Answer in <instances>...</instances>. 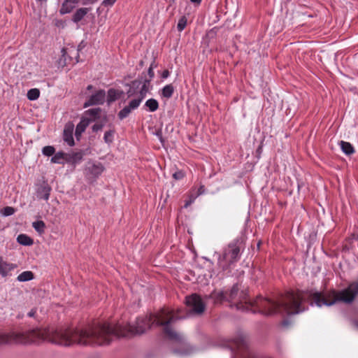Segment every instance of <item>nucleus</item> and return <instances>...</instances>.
I'll return each mask as SVG.
<instances>
[{
	"label": "nucleus",
	"mask_w": 358,
	"mask_h": 358,
	"mask_svg": "<svg viewBox=\"0 0 358 358\" xmlns=\"http://www.w3.org/2000/svg\"><path fill=\"white\" fill-rule=\"evenodd\" d=\"M181 318L174 315L171 310L162 308L155 314L138 317L135 324L129 325L128 329L120 324H95L91 321V345H107L113 338L126 337L129 334H141L152 326H163L165 338L171 345L173 353L179 357H185L190 355L194 348L187 343L182 334L175 331L171 327V324Z\"/></svg>",
	"instance_id": "nucleus-1"
},
{
	"label": "nucleus",
	"mask_w": 358,
	"mask_h": 358,
	"mask_svg": "<svg viewBox=\"0 0 358 358\" xmlns=\"http://www.w3.org/2000/svg\"><path fill=\"white\" fill-rule=\"evenodd\" d=\"M89 333L86 328L34 329L26 331L0 333V345H29L48 341L62 346L87 345Z\"/></svg>",
	"instance_id": "nucleus-2"
},
{
	"label": "nucleus",
	"mask_w": 358,
	"mask_h": 358,
	"mask_svg": "<svg viewBox=\"0 0 358 358\" xmlns=\"http://www.w3.org/2000/svg\"><path fill=\"white\" fill-rule=\"evenodd\" d=\"M245 305L246 308L252 313L264 315L274 313L292 315L301 313L307 309L305 294L301 291L287 292L276 301L259 296L253 301L246 300Z\"/></svg>",
	"instance_id": "nucleus-3"
},
{
	"label": "nucleus",
	"mask_w": 358,
	"mask_h": 358,
	"mask_svg": "<svg viewBox=\"0 0 358 358\" xmlns=\"http://www.w3.org/2000/svg\"><path fill=\"white\" fill-rule=\"evenodd\" d=\"M358 294V280L350 283L347 287L336 290L331 289L326 292L316 291L311 295L313 303L321 308L331 306L337 303H352Z\"/></svg>",
	"instance_id": "nucleus-4"
},
{
	"label": "nucleus",
	"mask_w": 358,
	"mask_h": 358,
	"mask_svg": "<svg viewBox=\"0 0 358 358\" xmlns=\"http://www.w3.org/2000/svg\"><path fill=\"white\" fill-rule=\"evenodd\" d=\"M215 256L217 257V264L220 268L229 274L231 272V266L239 259L240 248L236 244H229L224 248L222 254L215 252Z\"/></svg>",
	"instance_id": "nucleus-5"
},
{
	"label": "nucleus",
	"mask_w": 358,
	"mask_h": 358,
	"mask_svg": "<svg viewBox=\"0 0 358 358\" xmlns=\"http://www.w3.org/2000/svg\"><path fill=\"white\" fill-rule=\"evenodd\" d=\"M185 303L187 307L196 314H201L206 309V303L197 294H192L185 297Z\"/></svg>",
	"instance_id": "nucleus-6"
},
{
	"label": "nucleus",
	"mask_w": 358,
	"mask_h": 358,
	"mask_svg": "<svg viewBox=\"0 0 358 358\" xmlns=\"http://www.w3.org/2000/svg\"><path fill=\"white\" fill-rule=\"evenodd\" d=\"M231 352L237 350H246L248 348V340L243 334H238L235 337L228 340L225 345Z\"/></svg>",
	"instance_id": "nucleus-7"
},
{
	"label": "nucleus",
	"mask_w": 358,
	"mask_h": 358,
	"mask_svg": "<svg viewBox=\"0 0 358 358\" xmlns=\"http://www.w3.org/2000/svg\"><path fill=\"white\" fill-rule=\"evenodd\" d=\"M73 51L74 50H70L69 48H62L61 50V55L59 56V58H58L56 61L58 68L64 67L72 60V58L69 55L72 54Z\"/></svg>",
	"instance_id": "nucleus-8"
},
{
	"label": "nucleus",
	"mask_w": 358,
	"mask_h": 358,
	"mask_svg": "<svg viewBox=\"0 0 358 358\" xmlns=\"http://www.w3.org/2000/svg\"><path fill=\"white\" fill-rule=\"evenodd\" d=\"M17 265L12 263H8L5 261L2 257H0V275L2 277H7L10 275V271L14 270Z\"/></svg>",
	"instance_id": "nucleus-9"
},
{
	"label": "nucleus",
	"mask_w": 358,
	"mask_h": 358,
	"mask_svg": "<svg viewBox=\"0 0 358 358\" xmlns=\"http://www.w3.org/2000/svg\"><path fill=\"white\" fill-rule=\"evenodd\" d=\"M73 128L74 125L72 123L69 122L65 125L64 130V140L70 146H73L74 145V140L73 138Z\"/></svg>",
	"instance_id": "nucleus-10"
},
{
	"label": "nucleus",
	"mask_w": 358,
	"mask_h": 358,
	"mask_svg": "<svg viewBox=\"0 0 358 358\" xmlns=\"http://www.w3.org/2000/svg\"><path fill=\"white\" fill-rule=\"evenodd\" d=\"M124 92L121 90H117L115 88H110L107 92L106 101L108 105L120 99L123 95Z\"/></svg>",
	"instance_id": "nucleus-11"
},
{
	"label": "nucleus",
	"mask_w": 358,
	"mask_h": 358,
	"mask_svg": "<svg viewBox=\"0 0 358 358\" xmlns=\"http://www.w3.org/2000/svg\"><path fill=\"white\" fill-rule=\"evenodd\" d=\"M106 99V92L99 90L94 94H91V106L103 104Z\"/></svg>",
	"instance_id": "nucleus-12"
},
{
	"label": "nucleus",
	"mask_w": 358,
	"mask_h": 358,
	"mask_svg": "<svg viewBox=\"0 0 358 358\" xmlns=\"http://www.w3.org/2000/svg\"><path fill=\"white\" fill-rule=\"evenodd\" d=\"M90 124V118L87 117H83L80 123L77 125L75 132V136L79 140L82 133L85 130L86 127Z\"/></svg>",
	"instance_id": "nucleus-13"
},
{
	"label": "nucleus",
	"mask_w": 358,
	"mask_h": 358,
	"mask_svg": "<svg viewBox=\"0 0 358 358\" xmlns=\"http://www.w3.org/2000/svg\"><path fill=\"white\" fill-rule=\"evenodd\" d=\"M51 188L47 185H41L37 190V197L40 199L48 200Z\"/></svg>",
	"instance_id": "nucleus-14"
},
{
	"label": "nucleus",
	"mask_w": 358,
	"mask_h": 358,
	"mask_svg": "<svg viewBox=\"0 0 358 358\" xmlns=\"http://www.w3.org/2000/svg\"><path fill=\"white\" fill-rule=\"evenodd\" d=\"M104 170V167L101 162H95L91 164V180L92 178H96L100 176Z\"/></svg>",
	"instance_id": "nucleus-15"
},
{
	"label": "nucleus",
	"mask_w": 358,
	"mask_h": 358,
	"mask_svg": "<svg viewBox=\"0 0 358 358\" xmlns=\"http://www.w3.org/2000/svg\"><path fill=\"white\" fill-rule=\"evenodd\" d=\"M143 107L147 111L153 113L159 108V102L157 99L150 98L145 101Z\"/></svg>",
	"instance_id": "nucleus-16"
},
{
	"label": "nucleus",
	"mask_w": 358,
	"mask_h": 358,
	"mask_svg": "<svg viewBox=\"0 0 358 358\" xmlns=\"http://www.w3.org/2000/svg\"><path fill=\"white\" fill-rule=\"evenodd\" d=\"M173 92L174 87L172 84H169L162 87L159 92V95L162 98L169 99L173 96Z\"/></svg>",
	"instance_id": "nucleus-17"
},
{
	"label": "nucleus",
	"mask_w": 358,
	"mask_h": 358,
	"mask_svg": "<svg viewBox=\"0 0 358 358\" xmlns=\"http://www.w3.org/2000/svg\"><path fill=\"white\" fill-rule=\"evenodd\" d=\"M238 294V287L237 285H234L230 290L226 291V298L228 301H236Z\"/></svg>",
	"instance_id": "nucleus-18"
},
{
	"label": "nucleus",
	"mask_w": 358,
	"mask_h": 358,
	"mask_svg": "<svg viewBox=\"0 0 358 358\" xmlns=\"http://www.w3.org/2000/svg\"><path fill=\"white\" fill-rule=\"evenodd\" d=\"M340 145L341 150L346 155H350L355 152L354 147L350 143L341 141Z\"/></svg>",
	"instance_id": "nucleus-19"
},
{
	"label": "nucleus",
	"mask_w": 358,
	"mask_h": 358,
	"mask_svg": "<svg viewBox=\"0 0 358 358\" xmlns=\"http://www.w3.org/2000/svg\"><path fill=\"white\" fill-rule=\"evenodd\" d=\"M210 297L213 299L215 303H220L223 301H227L226 291L222 290L219 292H213L210 294Z\"/></svg>",
	"instance_id": "nucleus-20"
},
{
	"label": "nucleus",
	"mask_w": 358,
	"mask_h": 358,
	"mask_svg": "<svg viewBox=\"0 0 358 358\" xmlns=\"http://www.w3.org/2000/svg\"><path fill=\"white\" fill-rule=\"evenodd\" d=\"M17 241L22 245H31L33 240L26 234H20L17 238Z\"/></svg>",
	"instance_id": "nucleus-21"
},
{
	"label": "nucleus",
	"mask_w": 358,
	"mask_h": 358,
	"mask_svg": "<svg viewBox=\"0 0 358 358\" xmlns=\"http://www.w3.org/2000/svg\"><path fill=\"white\" fill-rule=\"evenodd\" d=\"M34 278V273L31 271H27L21 273L17 278L20 282H26Z\"/></svg>",
	"instance_id": "nucleus-22"
},
{
	"label": "nucleus",
	"mask_w": 358,
	"mask_h": 358,
	"mask_svg": "<svg viewBox=\"0 0 358 358\" xmlns=\"http://www.w3.org/2000/svg\"><path fill=\"white\" fill-rule=\"evenodd\" d=\"M88 13V8H83L78 9L73 15V21L75 22H78L80 21L83 17Z\"/></svg>",
	"instance_id": "nucleus-23"
},
{
	"label": "nucleus",
	"mask_w": 358,
	"mask_h": 358,
	"mask_svg": "<svg viewBox=\"0 0 358 358\" xmlns=\"http://www.w3.org/2000/svg\"><path fill=\"white\" fill-rule=\"evenodd\" d=\"M32 227L40 234H43L45 231V222L42 220L34 222L32 223Z\"/></svg>",
	"instance_id": "nucleus-24"
},
{
	"label": "nucleus",
	"mask_w": 358,
	"mask_h": 358,
	"mask_svg": "<svg viewBox=\"0 0 358 358\" xmlns=\"http://www.w3.org/2000/svg\"><path fill=\"white\" fill-rule=\"evenodd\" d=\"M40 96V91L38 89H31L27 92V98L31 101L36 100Z\"/></svg>",
	"instance_id": "nucleus-25"
},
{
	"label": "nucleus",
	"mask_w": 358,
	"mask_h": 358,
	"mask_svg": "<svg viewBox=\"0 0 358 358\" xmlns=\"http://www.w3.org/2000/svg\"><path fill=\"white\" fill-rule=\"evenodd\" d=\"M131 112V110L127 106H125L122 110H120L118 113L117 116L120 120H124V118L127 117L130 113Z\"/></svg>",
	"instance_id": "nucleus-26"
},
{
	"label": "nucleus",
	"mask_w": 358,
	"mask_h": 358,
	"mask_svg": "<svg viewBox=\"0 0 358 358\" xmlns=\"http://www.w3.org/2000/svg\"><path fill=\"white\" fill-rule=\"evenodd\" d=\"M114 138V131L108 130L104 133L103 140L104 142L107 144H110L113 141Z\"/></svg>",
	"instance_id": "nucleus-27"
},
{
	"label": "nucleus",
	"mask_w": 358,
	"mask_h": 358,
	"mask_svg": "<svg viewBox=\"0 0 358 358\" xmlns=\"http://www.w3.org/2000/svg\"><path fill=\"white\" fill-rule=\"evenodd\" d=\"M194 190L195 189L192 190V192H194ZM197 197L198 196L195 193L191 192L189 194L187 199L185 201V203L184 204V208H188L190 205H192L195 201V200Z\"/></svg>",
	"instance_id": "nucleus-28"
},
{
	"label": "nucleus",
	"mask_w": 358,
	"mask_h": 358,
	"mask_svg": "<svg viewBox=\"0 0 358 358\" xmlns=\"http://www.w3.org/2000/svg\"><path fill=\"white\" fill-rule=\"evenodd\" d=\"M142 102V100L140 99L138 97L136 98V99H134L132 100H131L129 102V104L127 105V106L131 110H135L136 108H138V106H140L141 103Z\"/></svg>",
	"instance_id": "nucleus-29"
},
{
	"label": "nucleus",
	"mask_w": 358,
	"mask_h": 358,
	"mask_svg": "<svg viewBox=\"0 0 358 358\" xmlns=\"http://www.w3.org/2000/svg\"><path fill=\"white\" fill-rule=\"evenodd\" d=\"M106 124V120H101L95 122L91 127L92 131L97 132L101 131Z\"/></svg>",
	"instance_id": "nucleus-30"
},
{
	"label": "nucleus",
	"mask_w": 358,
	"mask_h": 358,
	"mask_svg": "<svg viewBox=\"0 0 358 358\" xmlns=\"http://www.w3.org/2000/svg\"><path fill=\"white\" fill-rule=\"evenodd\" d=\"M187 20L185 16H182L178 20L177 24V29L178 31H182V30H184L187 25Z\"/></svg>",
	"instance_id": "nucleus-31"
},
{
	"label": "nucleus",
	"mask_w": 358,
	"mask_h": 358,
	"mask_svg": "<svg viewBox=\"0 0 358 358\" xmlns=\"http://www.w3.org/2000/svg\"><path fill=\"white\" fill-rule=\"evenodd\" d=\"M55 150L54 147L48 145L43 148L42 152L44 155L50 157L54 155Z\"/></svg>",
	"instance_id": "nucleus-32"
},
{
	"label": "nucleus",
	"mask_w": 358,
	"mask_h": 358,
	"mask_svg": "<svg viewBox=\"0 0 358 358\" xmlns=\"http://www.w3.org/2000/svg\"><path fill=\"white\" fill-rule=\"evenodd\" d=\"M149 92V88L147 87L145 85H141V87L139 90L138 98L142 101L145 99L147 95V93Z\"/></svg>",
	"instance_id": "nucleus-33"
},
{
	"label": "nucleus",
	"mask_w": 358,
	"mask_h": 358,
	"mask_svg": "<svg viewBox=\"0 0 358 358\" xmlns=\"http://www.w3.org/2000/svg\"><path fill=\"white\" fill-rule=\"evenodd\" d=\"M15 208L11 206H6L3 208L1 213L4 216H10L15 213Z\"/></svg>",
	"instance_id": "nucleus-34"
},
{
	"label": "nucleus",
	"mask_w": 358,
	"mask_h": 358,
	"mask_svg": "<svg viewBox=\"0 0 358 358\" xmlns=\"http://www.w3.org/2000/svg\"><path fill=\"white\" fill-rule=\"evenodd\" d=\"M64 159V153L57 152L51 159V162L53 163H61V160Z\"/></svg>",
	"instance_id": "nucleus-35"
},
{
	"label": "nucleus",
	"mask_w": 358,
	"mask_h": 358,
	"mask_svg": "<svg viewBox=\"0 0 358 358\" xmlns=\"http://www.w3.org/2000/svg\"><path fill=\"white\" fill-rule=\"evenodd\" d=\"M101 112L99 108H91V122H94Z\"/></svg>",
	"instance_id": "nucleus-36"
},
{
	"label": "nucleus",
	"mask_w": 358,
	"mask_h": 358,
	"mask_svg": "<svg viewBox=\"0 0 358 358\" xmlns=\"http://www.w3.org/2000/svg\"><path fill=\"white\" fill-rule=\"evenodd\" d=\"M185 176V174L182 171H177L173 174V178L176 180H180L182 179Z\"/></svg>",
	"instance_id": "nucleus-37"
},
{
	"label": "nucleus",
	"mask_w": 358,
	"mask_h": 358,
	"mask_svg": "<svg viewBox=\"0 0 358 358\" xmlns=\"http://www.w3.org/2000/svg\"><path fill=\"white\" fill-rule=\"evenodd\" d=\"M117 0H103L102 2V5L106 7L112 6Z\"/></svg>",
	"instance_id": "nucleus-38"
},
{
	"label": "nucleus",
	"mask_w": 358,
	"mask_h": 358,
	"mask_svg": "<svg viewBox=\"0 0 358 358\" xmlns=\"http://www.w3.org/2000/svg\"><path fill=\"white\" fill-rule=\"evenodd\" d=\"M205 193V187L204 185H200V187L196 190V192L195 194L197 195V196H199L200 195Z\"/></svg>",
	"instance_id": "nucleus-39"
},
{
	"label": "nucleus",
	"mask_w": 358,
	"mask_h": 358,
	"mask_svg": "<svg viewBox=\"0 0 358 358\" xmlns=\"http://www.w3.org/2000/svg\"><path fill=\"white\" fill-rule=\"evenodd\" d=\"M141 85V81H140L138 80H134L131 81V87L134 88H136V89L138 88Z\"/></svg>",
	"instance_id": "nucleus-40"
},
{
	"label": "nucleus",
	"mask_w": 358,
	"mask_h": 358,
	"mask_svg": "<svg viewBox=\"0 0 358 358\" xmlns=\"http://www.w3.org/2000/svg\"><path fill=\"white\" fill-rule=\"evenodd\" d=\"M291 321L288 318H285L284 319L282 322H281V325L283 327H288L290 324H291Z\"/></svg>",
	"instance_id": "nucleus-41"
},
{
	"label": "nucleus",
	"mask_w": 358,
	"mask_h": 358,
	"mask_svg": "<svg viewBox=\"0 0 358 358\" xmlns=\"http://www.w3.org/2000/svg\"><path fill=\"white\" fill-rule=\"evenodd\" d=\"M170 76V71L168 69H165L162 71L161 74V78L162 79H166Z\"/></svg>",
	"instance_id": "nucleus-42"
},
{
	"label": "nucleus",
	"mask_w": 358,
	"mask_h": 358,
	"mask_svg": "<svg viewBox=\"0 0 358 358\" xmlns=\"http://www.w3.org/2000/svg\"><path fill=\"white\" fill-rule=\"evenodd\" d=\"M148 74L150 79H152L155 77V73L153 71V67L150 66L148 69Z\"/></svg>",
	"instance_id": "nucleus-43"
},
{
	"label": "nucleus",
	"mask_w": 358,
	"mask_h": 358,
	"mask_svg": "<svg viewBox=\"0 0 358 358\" xmlns=\"http://www.w3.org/2000/svg\"><path fill=\"white\" fill-rule=\"evenodd\" d=\"M152 79L149 78V79H147L145 78L143 83H141L142 85H145L147 87L149 88V86H150V81H151Z\"/></svg>",
	"instance_id": "nucleus-44"
},
{
	"label": "nucleus",
	"mask_w": 358,
	"mask_h": 358,
	"mask_svg": "<svg viewBox=\"0 0 358 358\" xmlns=\"http://www.w3.org/2000/svg\"><path fill=\"white\" fill-rule=\"evenodd\" d=\"M36 314V310L32 309L28 313H27V315L30 317H32L34 316V315Z\"/></svg>",
	"instance_id": "nucleus-45"
},
{
	"label": "nucleus",
	"mask_w": 358,
	"mask_h": 358,
	"mask_svg": "<svg viewBox=\"0 0 358 358\" xmlns=\"http://www.w3.org/2000/svg\"><path fill=\"white\" fill-rule=\"evenodd\" d=\"M190 1L192 3H194V4H196V5H199L201 3V2L202 1V0H190Z\"/></svg>",
	"instance_id": "nucleus-46"
},
{
	"label": "nucleus",
	"mask_w": 358,
	"mask_h": 358,
	"mask_svg": "<svg viewBox=\"0 0 358 358\" xmlns=\"http://www.w3.org/2000/svg\"><path fill=\"white\" fill-rule=\"evenodd\" d=\"M83 42H81L80 43V45H78V51H80L81 49L83 48V47L84 46V45H83Z\"/></svg>",
	"instance_id": "nucleus-47"
},
{
	"label": "nucleus",
	"mask_w": 358,
	"mask_h": 358,
	"mask_svg": "<svg viewBox=\"0 0 358 358\" xmlns=\"http://www.w3.org/2000/svg\"><path fill=\"white\" fill-rule=\"evenodd\" d=\"M150 66L153 67V69L157 66V64H156V63H155V60L151 63V64H150Z\"/></svg>",
	"instance_id": "nucleus-48"
},
{
	"label": "nucleus",
	"mask_w": 358,
	"mask_h": 358,
	"mask_svg": "<svg viewBox=\"0 0 358 358\" xmlns=\"http://www.w3.org/2000/svg\"><path fill=\"white\" fill-rule=\"evenodd\" d=\"M127 94H128V96L130 97L132 95H134V92H131V90H129L128 92H127Z\"/></svg>",
	"instance_id": "nucleus-49"
},
{
	"label": "nucleus",
	"mask_w": 358,
	"mask_h": 358,
	"mask_svg": "<svg viewBox=\"0 0 358 358\" xmlns=\"http://www.w3.org/2000/svg\"><path fill=\"white\" fill-rule=\"evenodd\" d=\"M243 306H244L241 303L236 304L237 309H241L242 308H243Z\"/></svg>",
	"instance_id": "nucleus-50"
},
{
	"label": "nucleus",
	"mask_w": 358,
	"mask_h": 358,
	"mask_svg": "<svg viewBox=\"0 0 358 358\" xmlns=\"http://www.w3.org/2000/svg\"><path fill=\"white\" fill-rule=\"evenodd\" d=\"M88 106H90V100L85 101V103H84L85 108L87 107Z\"/></svg>",
	"instance_id": "nucleus-51"
},
{
	"label": "nucleus",
	"mask_w": 358,
	"mask_h": 358,
	"mask_svg": "<svg viewBox=\"0 0 358 358\" xmlns=\"http://www.w3.org/2000/svg\"><path fill=\"white\" fill-rule=\"evenodd\" d=\"M301 184H302V183H300L299 182H298V183H297V186H298V189H299L301 188Z\"/></svg>",
	"instance_id": "nucleus-52"
},
{
	"label": "nucleus",
	"mask_w": 358,
	"mask_h": 358,
	"mask_svg": "<svg viewBox=\"0 0 358 358\" xmlns=\"http://www.w3.org/2000/svg\"><path fill=\"white\" fill-rule=\"evenodd\" d=\"M159 140H160V141H161V142H162V136H160Z\"/></svg>",
	"instance_id": "nucleus-53"
},
{
	"label": "nucleus",
	"mask_w": 358,
	"mask_h": 358,
	"mask_svg": "<svg viewBox=\"0 0 358 358\" xmlns=\"http://www.w3.org/2000/svg\"><path fill=\"white\" fill-rule=\"evenodd\" d=\"M87 90H90V85L87 87Z\"/></svg>",
	"instance_id": "nucleus-54"
},
{
	"label": "nucleus",
	"mask_w": 358,
	"mask_h": 358,
	"mask_svg": "<svg viewBox=\"0 0 358 358\" xmlns=\"http://www.w3.org/2000/svg\"><path fill=\"white\" fill-rule=\"evenodd\" d=\"M356 239H357V240H358V235H357V236Z\"/></svg>",
	"instance_id": "nucleus-55"
},
{
	"label": "nucleus",
	"mask_w": 358,
	"mask_h": 358,
	"mask_svg": "<svg viewBox=\"0 0 358 358\" xmlns=\"http://www.w3.org/2000/svg\"><path fill=\"white\" fill-rule=\"evenodd\" d=\"M357 327H358V323H357Z\"/></svg>",
	"instance_id": "nucleus-56"
}]
</instances>
